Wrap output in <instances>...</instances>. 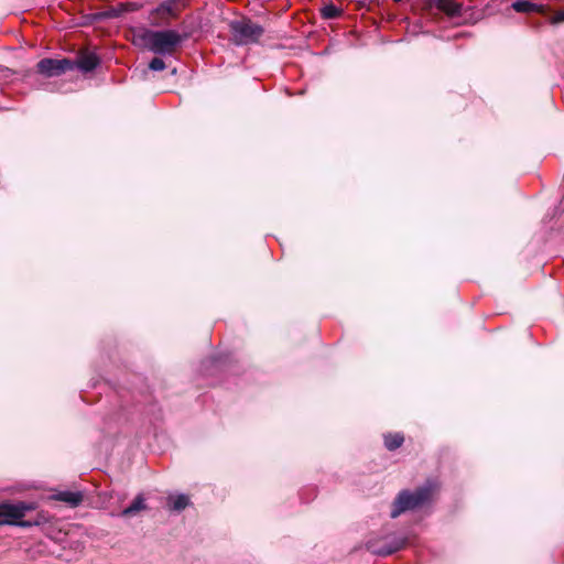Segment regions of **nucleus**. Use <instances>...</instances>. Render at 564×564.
<instances>
[{
	"mask_svg": "<svg viewBox=\"0 0 564 564\" xmlns=\"http://www.w3.org/2000/svg\"><path fill=\"white\" fill-rule=\"evenodd\" d=\"M150 52L156 55H172L175 50L187 39L186 34H180L175 30L144 29L137 36Z\"/></svg>",
	"mask_w": 564,
	"mask_h": 564,
	"instance_id": "f257e3e1",
	"label": "nucleus"
},
{
	"mask_svg": "<svg viewBox=\"0 0 564 564\" xmlns=\"http://www.w3.org/2000/svg\"><path fill=\"white\" fill-rule=\"evenodd\" d=\"M436 485L427 481L413 491L402 490L392 502L391 518H398L400 514L412 511L429 503L432 499Z\"/></svg>",
	"mask_w": 564,
	"mask_h": 564,
	"instance_id": "f03ea898",
	"label": "nucleus"
},
{
	"mask_svg": "<svg viewBox=\"0 0 564 564\" xmlns=\"http://www.w3.org/2000/svg\"><path fill=\"white\" fill-rule=\"evenodd\" d=\"M230 41L236 46H246L258 43L264 33L262 25L254 23L250 18L232 20L228 24Z\"/></svg>",
	"mask_w": 564,
	"mask_h": 564,
	"instance_id": "7ed1b4c3",
	"label": "nucleus"
},
{
	"mask_svg": "<svg viewBox=\"0 0 564 564\" xmlns=\"http://www.w3.org/2000/svg\"><path fill=\"white\" fill-rule=\"evenodd\" d=\"M406 544L404 536L395 533L377 534L369 538L366 542V549L379 556H387L403 549Z\"/></svg>",
	"mask_w": 564,
	"mask_h": 564,
	"instance_id": "20e7f679",
	"label": "nucleus"
},
{
	"mask_svg": "<svg viewBox=\"0 0 564 564\" xmlns=\"http://www.w3.org/2000/svg\"><path fill=\"white\" fill-rule=\"evenodd\" d=\"M31 509L32 507L24 502L0 505V525L19 524L22 527H26V522L17 521L23 518L25 516V512Z\"/></svg>",
	"mask_w": 564,
	"mask_h": 564,
	"instance_id": "39448f33",
	"label": "nucleus"
},
{
	"mask_svg": "<svg viewBox=\"0 0 564 564\" xmlns=\"http://www.w3.org/2000/svg\"><path fill=\"white\" fill-rule=\"evenodd\" d=\"M36 67L40 74L46 77H55L66 73L67 70H73L75 68V63L69 58H42L37 63Z\"/></svg>",
	"mask_w": 564,
	"mask_h": 564,
	"instance_id": "423d86ee",
	"label": "nucleus"
},
{
	"mask_svg": "<svg viewBox=\"0 0 564 564\" xmlns=\"http://www.w3.org/2000/svg\"><path fill=\"white\" fill-rule=\"evenodd\" d=\"M421 3L424 10L436 9L449 19L459 18L463 14V4L454 0H421Z\"/></svg>",
	"mask_w": 564,
	"mask_h": 564,
	"instance_id": "0eeeda50",
	"label": "nucleus"
},
{
	"mask_svg": "<svg viewBox=\"0 0 564 564\" xmlns=\"http://www.w3.org/2000/svg\"><path fill=\"white\" fill-rule=\"evenodd\" d=\"M187 6L186 0H164L151 13L159 15L161 19L177 18L181 10Z\"/></svg>",
	"mask_w": 564,
	"mask_h": 564,
	"instance_id": "6e6552de",
	"label": "nucleus"
},
{
	"mask_svg": "<svg viewBox=\"0 0 564 564\" xmlns=\"http://www.w3.org/2000/svg\"><path fill=\"white\" fill-rule=\"evenodd\" d=\"M100 59L95 53H84L82 54L77 62L75 63V67H77L83 73H89L97 68Z\"/></svg>",
	"mask_w": 564,
	"mask_h": 564,
	"instance_id": "1a4fd4ad",
	"label": "nucleus"
},
{
	"mask_svg": "<svg viewBox=\"0 0 564 564\" xmlns=\"http://www.w3.org/2000/svg\"><path fill=\"white\" fill-rule=\"evenodd\" d=\"M511 8L519 13H544L546 7L544 4L534 3L528 0H517L512 2Z\"/></svg>",
	"mask_w": 564,
	"mask_h": 564,
	"instance_id": "9d476101",
	"label": "nucleus"
},
{
	"mask_svg": "<svg viewBox=\"0 0 564 564\" xmlns=\"http://www.w3.org/2000/svg\"><path fill=\"white\" fill-rule=\"evenodd\" d=\"M53 499L65 502L70 507H77L83 502L84 496L80 491L64 490L53 495Z\"/></svg>",
	"mask_w": 564,
	"mask_h": 564,
	"instance_id": "9b49d317",
	"label": "nucleus"
},
{
	"mask_svg": "<svg viewBox=\"0 0 564 564\" xmlns=\"http://www.w3.org/2000/svg\"><path fill=\"white\" fill-rule=\"evenodd\" d=\"M189 497L184 494L170 495L166 500L167 508L171 511L181 512L189 506Z\"/></svg>",
	"mask_w": 564,
	"mask_h": 564,
	"instance_id": "f8f14e48",
	"label": "nucleus"
},
{
	"mask_svg": "<svg viewBox=\"0 0 564 564\" xmlns=\"http://www.w3.org/2000/svg\"><path fill=\"white\" fill-rule=\"evenodd\" d=\"M147 509V505H145V499L144 497L139 494L134 499L133 501L131 502L130 506H128L127 508H124L120 516L121 517H131V516H134L137 512L139 511H142V510H145Z\"/></svg>",
	"mask_w": 564,
	"mask_h": 564,
	"instance_id": "ddd939ff",
	"label": "nucleus"
},
{
	"mask_svg": "<svg viewBox=\"0 0 564 564\" xmlns=\"http://www.w3.org/2000/svg\"><path fill=\"white\" fill-rule=\"evenodd\" d=\"M404 437L401 433H389L384 435V446L388 451H395L402 446Z\"/></svg>",
	"mask_w": 564,
	"mask_h": 564,
	"instance_id": "4468645a",
	"label": "nucleus"
},
{
	"mask_svg": "<svg viewBox=\"0 0 564 564\" xmlns=\"http://www.w3.org/2000/svg\"><path fill=\"white\" fill-rule=\"evenodd\" d=\"M126 10H127L126 7L123 4H120L118 7L111 8L110 10L95 13L93 15V18H94V20H97V21L111 19V18H118L123 12H126Z\"/></svg>",
	"mask_w": 564,
	"mask_h": 564,
	"instance_id": "2eb2a0df",
	"label": "nucleus"
},
{
	"mask_svg": "<svg viewBox=\"0 0 564 564\" xmlns=\"http://www.w3.org/2000/svg\"><path fill=\"white\" fill-rule=\"evenodd\" d=\"M321 13L324 19H336L340 15V10L336 6L330 3L323 7Z\"/></svg>",
	"mask_w": 564,
	"mask_h": 564,
	"instance_id": "dca6fc26",
	"label": "nucleus"
},
{
	"mask_svg": "<svg viewBox=\"0 0 564 564\" xmlns=\"http://www.w3.org/2000/svg\"><path fill=\"white\" fill-rule=\"evenodd\" d=\"M166 65L165 62L160 57H154L149 63V68L153 72H160L165 69Z\"/></svg>",
	"mask_w": 564,
	"mask_h": 564,
	"instance_id": "f3484780",
	"label": "nucleus"
},
{
	"mask_svg": "<svg viewBox=\"0 0 564 564\" xmlns=\"http://www.w3.org/2000/svg\"><path fill=\"white\" fill-rule=\"evenodd\" d=\"M564 21V10L556 12L553 18V23H558Z\"/></svg>",
	"mask_w": 564,
	"mask_h": 564,
	"instance_id": "a211bd4d",
	"label": "nucleus"
},
{
	"mask_svg": "<svg viewBox=\"0 0 564 564\" xmlns=\"http://www.w3.org/2000/svg\"><path fill=\"white\" fill-rule=\"evenodd\" d=\"M208 361L212 364H218L220 362V357L214 356Z\"/></svg>",
	"mask_w": 564,
	"mask_h": 564,
	"instance_id": "6ab92c4d",
	"label": "nucleus"
},
{
	"mask_svg": "<svg viewBox=\"0 0 564 564\" xmlns=\"http://www.w3.org/2000/svg\"><path fill=\"white\" fill-rule=\"evenodd\" d=\"M395 2H401L402 0H394Z\"/></svg>",
	"mask_w": 564,
	"mask_h": 564,
	"instance_id": "aec40b11",
	"label": "nucleus"
}]
</instances>
